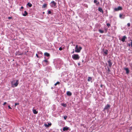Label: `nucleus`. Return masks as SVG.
I'll use <instances>...</instances> for the list:
<instances>
[{
    "label": "nucleus",
    "mask_w": 132,
    "mask_h": 132,
    "mask_svg": "<svg viewBox=\"0 0 132 132\" xmlns=\"http://www.w3.org/2000/svg\"><path fill=\"white\" fill-rule=\"evenodd\" d=\"M6 102H4V104H3V105H5V104H6Z\"/></svg>",
    "instance_id": "4c0bfd02"
},
{
    "label": "nucleus",
    "mask_w": 132,
    "mask_h": 132,
    "mask_svg": "<svg viewBox=\"0 0 132 132\" xmlns=\"http://www.w3.org/2000/svg\"><path fill=\"white\" fill-rule=\"evenodd\" d=\"M48 13L49 14H51V11H49L48 12Z\"/></svg>",
    "instance_id": "2f4dec72"
},
{
    "label": "nucleus",
    "mask_w": 132,
    "mask_h": 132,
    "mask_svg": "<svg viewBox=\"0 0 132 132\" xmlns=\"http://www.w3.org/2000/svg\"><path fill=\"white\" fill-rule=\"evenodd\" d=\"M108 72H109L110 71V68L108 67Z\"/></svg>",
    "instance_id": "f704fd0d"
},
{
    "label": "nucleus",
    "mask_w": 132,
    "mask_h": 132,
    "mask_svg": "<svg viewBox=\"0 0 132 132\" xmlns=\"http://www.w3.org/2000/svg\"><path fill=\"white\" fill-rule=\"evenodd\" d=\"M98 31L101 33H103L104 32V31L102 30H101L100 29H99L98 30Z\"/></svg>",
    "instance_id": "412c9836"
},
{
    "label": "nucleus",
    "mask_w": 132,
    "mask_h": 132,
    "mask_svg": "<svg viewBox=\"0 0 132 132\" xmlns=\"http://www.w3.org/2000/svg\"><path fill=\"white\" fill-rule=\"evenodd\" d=\"M36 56L37 57H38L39 56H38V55L37 54H36Z\"/></svg>",
    "instance_id": "ea45409f"
},
{
    "label": "nucleus",
    "mask_w": 132,
    "mask_h": 132,
    "mask_svg": "<svg viewBox=\"0 0 132 132\" xmlns=\"http://www.w3.org/2000/svg\"><path fill=\"white\" fill-rule=\"evenodd\" d=\"M48 126H51V123H48Z\"/></svg>",
    "instance_id": "58836bf2"
},
{
    "label": "nucleus",
    "mask_w": 132,
    "mask_h": 132,
    "mask_svg": "<svg viewBox=\"0 0 132 132\" xmlns=\"http://www.w3.org/2000/svg\"><path fill=\"white\" fill-rule=\"evenodd\" d=\"M82 48L81 47H79V48L78 47V45H76L75 47V52L77 53L80 52Z\"/></svg>",
    "instance_id": "20e7f679"
},
{
    "label": "nucleus",
    "mask_w": 132,
    "mask_h": 132,
    "mask_svg": "<svg viewBox=\"0 0 132 132\" xmlns=\"http://www.w3.org/2000/svg\"><path fill=\"white\" fill-rule=\"evenodd\" d=\"M92 78L91 77H89L87 79V81H90L91 80H92Z\"/></svg>",
    "instance_id": "4be33fe9"
},
{
    "label": "nucleus",
    "mask_w": 132,
    "mask_h": 132,
    "mask_svg": "<svg viewBox=\"0 0 132 132\" xmlns=\"http://www.w3.org/2000/svg\"><path fill=\"white\" fill-rule=\"evenodd\" d=\"M56 3L54 1L51 2L50 3V6L53 8H56Z\"/></svg>",
    "instance_id": "7ed1b4c3"
},
{
    "label": "nucleus",
    "mask_w": 132,
    "mask_h": 132,
    "mask_svg": "<svg viewBox=\"0 0 132 132\" xmlns=\"http://www.w3.org/2000/svg\"><path fill=\"white\" fill-rule=\"evenodd\" d=\"M106 25L109 28V26H110V24L109 23H107L106 24Z\"/></svg>",
    "instance_id": "a878e982"
},
{
    "label": "nucleus",
    "mask_w": 132,
    "mask_h": 132,
    "mask_svg": "<svg viewBox=\"0 0 132 132\" xmlns=\"http://www.w3.org/2000/svg\"><path fill=\"white\" fill-rule=\"evenodd\" d=\"M72 58L73 60H76L79 59L80 56L78 54H74L72 56Z\"/></svg>",
    "instance_id": "f03ea898"
},
{
    "label": "nucleus",
    "mask_w": 132,
    "mask_h": 132,
    "mask_svg": "<svg viewBox=\"0 0 132 132\" xmlns=\"http://www.w3.org/2000/svg\"><path fill=\"white\" fill-rule=\"evenodd\" d=\"M8 108H9V109H12L11 108V107L10 106V105H9L8 106Z\"/></svg>",
    "instance_id": "c9c22d12"
},
{
    "label": "nucleus",
    "mask_w": 132,
    "mask_h": 132,
    "mask_svg": "<svg viewBox=\"0 0 132 132\" xmlns=\"http://www.w3.org/2000/svg\"><path fill=\"white\" fill-rule=\"evenodd\" d=\"M108 63L109 66L110 68L111 67L112 64V63L111 62V60H110L108 61Z\"/></svg>",
    "instance_id": "423d86ee"
},
{
    "label": "nucleus",
    "mask_w": 132,
    "mask_h": 132,
    "mask_svg": "<svg viewBox=\"0 0 132 132\" xmlns=\"http://www.w3.org/2000/svg\"><path fill=\"white\" fill-rule=\"evenodd\" d=\"M44 55L45 56H46L47 57H49L50 56V54L49 53H47L45 52L44 53Z\"/></svg>",
    "instance_id": "ddd939ff"
},
{
    "label": "nucleus",
    "mask_w": 132,
    "mask_h": 132,
    "mask_svg": "<svg viewBox=\"0 0 132 132\" xmlns=\"http://www.w3.org/2000/svg\"><path fill=\"white\" fill-rule=\"evenodd\" d=\"M69 129V128L68 127H64L63 128V130L64 131H65L68 130Z\"/></svg>",
    "instance_id": "0eeeda50"
},
{
    "label": "nucleus",
    "mask_w": 132,
    "mask_h": 132,
    "mask_svg": "<svg viewBox=\"0 0 132 132\" xmlns=\"http://www.w3.org/2000/svg\"><path fill=\"white\" fill-rule=\"evenodd\" d=\"M130 45H131V44H130L129 43L128 44V45L129 46H130Z\"/></svg>",
    "instance_id": "79ce46f5"
},
{
    "label": "nucleus",
    "mask_w": 132,
    "mask_h": 132,
    "mask_svg": "<svg viewBox=\"0 0 132 132\" xmlns=\"http://www.w3.org/2000/svg\"><path fill=\"white\" fill-rule=\"evenodd\" d=\"M74 53V51H73L72 53V54H73V53Z\"/></svg>",
    "instance_id": "49530a36"
},
{
    "label": "nucleus",
    "mask_w": 132,
    "mask_h": 132,
    "mask_svg": "<svg viewBox=\"0 0 132 132\" xmlns=\"http://www.w3.org/2000/svg\"><path fill=\"white\" fill-rule=\"evenodd\" d=\"M44 13H45V12H43V14H44Z\"/></svg>",
    "instance_id": "09e8293b"
},
{
    "label": "nucleus",
    "mask_w": 132,
    "mask_h": 132,
    "mask_svg": "<svg viewBox=\"0 0 132 132\" xmlns=\"http://www.w3.org/2000/svg\"><path fill=\"white\" fill-rule=\"evenodd\" d=\"M126 38V37L125 36H123L121 39V41L123 42H124Z\"/></svg>",
    "instance_id": "9b49d317"
},
{
    "label": "nucleus",
    "mask_w": 132,
    "mask_h": 132,
    "mask_svg": "<svg viewBox=\"0 0 132 132\" xmlns=\"http://www.w3.org/2000/svg\"><path fill=\"white\" fill-rule=\"evenodd\" d=\"M127 25L128 27H129L130 26V23H128Z\"/></svg>",
    "instance_id": "c756f323"
},
{
    "label": "nucleus",
    "mask_w": 132,
    "mask_h": 132,
    "mask_svg": "<svg viewBox=\"0 0 132 132\" xmlns=\"http://www.w3.org/2000/svg\"><path fill=\"white\" fill-rule=\"evenodd\" d=\"M19 103H15V106L16 105H19Z\"/></svg>",
    "instance_id": "7c9ffc66"
},
{
    "label": "nucleus",
    "mask_w": 132,
    "mask_h": 132,
    "mask_svg": "<svg viewBox=\"0 0 132 132\" xmlns=\"http://www.w3.org/2000/svg\"><path fill=\"white\" fill-rule=\"evenodd\" d=\"M103 85H101L100 86L101 87H102Z\"/></svg>",
    "instance_id": "37998d69"
},
{
    "label": "nucleus",
    "mask_w": 132,
    "mask_h": 132,
    "mask_svg": "<svg viewBox=\"0 0 132 132\" xmlns=\"http://www.w3.org/2000/svg\"><path fill=\"white\" fill-rule=\"evenodd\" d=\"M43 63L44 62V63H45V65H47L48 64V61L47 60H46V59H45V60H43Z\"/></svg>",
    "instance_id": "9d476101"
},
{
    "label": "nucleus",
    "mask_w": 132,
    "mask_h": 132,
    "mask_svg": "<svg viewBox=\"0 0 132 132\" xmlns=\"http://www.w3.org/2000/svg\"><path fill=\"white\" fill-rule=\"evenodd\" d=\"M94 2L96 3V5H98L99 4V3L98 2L97 0H94Z\"/></svg>",
    "instance_id": "2eb2a0df"
},
{
    "label": "nucleus",
    "mask_w": 132,
    "mask_h": 132,
    "mask_svg": "<svg viewBox=\"0 0 132 132\" xmlns=\"http://www.w3.org/2000/svg\"><path fill=\"white\" fill-rule=\"evenodd\" d=\"M27 5L30 7H31L32 6V4L29 2L28 3Z\"/></svg>",
    "instance_id": "6ab92c4d"
},
{
    "label": "nucleus",
    "mask_w": 132,
    "mask_h": 132,
    "mask_svg": "<svg viewBox=\"0 0 132 132\" xmlns=\"http://www.w3.org/2000/svg\"><path fill=\"white\" fill-rule=\"evenodd\" d=\"M117 8H118V9H119V8H121V7L120 6H119Z\"/></svg>",
    "instance_id": "a19ab883"
},
{
    "label": "nucleus",
    "mask_w": 132,
    "mask_h": 132,
    "mask_svg": "<svg viewBox=\"0 0 132 132\" xmlns=\"http://www.w3.org/2000/svg\"><path fill=\"white\" fill-rule=\"evenodd\" d=\"M59 49L60 51H61L62 50V49L61 47H60L59 48Z\"/></svg>",
    "instance_id": "473e14b6"
},
{
    "label": "nucleus",
    "mask_w": 132,
    "mask_h": 132,
    "mask_svg": "<svg viewBox=\"0 0 132 132\" xmlns=\"http://www.w3.org/2000/svg\"><path fill=\"white\" fill-rule=\"evenodd\" d=\"M101 25L100 24H98L97 25V27H99L100 28L101 27Z\"/></svg>",
    "instance_id": "bb28decb"
},
{
    "label": "nucleus",
    "mask_w": 132,
    "mask_h": 132,
    "mask_svg": "<svg viewBox=\"0 0 132 132\" xmlns=\"http://www.w3.org/2000/svg\"><path fill=\"white\" fill-rule=\"evenodd\" d=\"M108 51L106 50L104 51V53L106 55H107L108 54Z\"/></svg>",
    "instance_id": "dca6fc26"
},
{
    "label": "nucleus",
    "mask_w": 132,
    "mask_h": 132,
    "mask_svg": "<svg viewBox=\"0 0 132 132\" xmlns=\"http://www.w3.org/2000/svg\"><path fill=\"white\" fill-rule=\"evenodd\" d=\"M61 105L62 106H63L64 107H66L67 106V104H64L63 103L61 104Z\"/></svg>",
    "instance_id": "5701e85b"
},
{
    "label": "nucleus",
    "mask_w": 132,
    "mask_h": 132,
    "mask_svg": "<svg viewBox=\"0 0 132 132\" xmlns=\"http://www.w3.org/2000/svg\"><path fill=\"white\" fill-rule=\"evenodd\" d=\"M47 4H44L42 6V8H45L47 7Z\"/></svg>",
    "instance_id": "aec40b11"
},
{
    "label": "nucleus",
    "mask_w": 132,
    "mask_h": 132,
    "mask_svg": "<svg viewBox=\"0 0 132 132\" xmlns=\"http://www.w3.org/2000/svg\"><path fill=\"white\" fill-rule=\"evenodd\" d=\"M60 84V82L57 81L56 83L54 84V85L56 86L57 84Z\"/></svg>",
    "instance_id": "b1692460"
},
{
    "label": "nucleus",
    "mask_w": 132,
    "mask_h": 132,
    "mask_svg": "<svg viewBox=\"0 0 132 132\" xmlns=\"http://www.w3.org/2000/svg\"><path fill=\"white\" fill-rule=\"evenodd\" d=\"M21 8H23V6H21Z\"/></svg>",
    "instance_id": "de8ad7c7"
},
{
    "label": "nucleus",
    "mask_w": 132,
    "mask_h": 132,
    "mask_svg": "<svg viewBox=\"0 0 132 132\" xmlns=\"http://www.w3.org/2000/svg\"><path fill=\"white\" fill-rule=\"evenodd\" d=\"M124 69L125 70L126 72V73L127 74H129V69L128 68H124Z\"/></svg>",
    "instance_id": "6e6552de"
},
{
    "label": "nucleus",
    "mask_w": 132,
    "mask_h": 132,
    "mask_svg": "<svg viewBox=\"0 0 132 132\" xmlns=\"http://www.w3.org/2000/svg\"><path fill=\"white\" fill-rule=\"evenodd\" d=\"M11 83L12 87H17L19 84V80H13L11 81Z\"/></svg>",
    "instance_id": "f257e3e1"
},
{
    "label": "nucleus",
    "mask_w": 132,
    "mask_h": 132,
    "mask_svg": "<svg viewBox=\"0 0 132 132\" xmlns=\"http://www.w3.org/2000/svg\"><path fill=\"white\" fill-rule=\"evenodd\" d=\"M67 95L69 96H71L72 95L71 93L69 91H67Z\"/></svg>",
    "instance_id": "f8f14e48"
},
{
    "label": "nucleus",
    "mask_w": 132,
    "mask_h": 132,
    "mask_svg": "<svg viewBox=\"0 0 132 132\" xmlns=\"http://www.w3.org/2000/svg\"><path fill=\"white\" fill-rule=\"evenodd\" d=\"M12 18V17H8V19H10Z\"/></svg>",
    "instance_id": "e433bc0d"
},
{
    "label": "nucleus",
    "mask_w": 132,
    "mask_h": 132,
    "mask_svg": "<svg viewBox=\"0 0 132 132\" xmlns=\"http://www.w3.org/2000/svg\"><path fill=\"white\" fill-rule=\"evenodd\" d=\"M119 17L121 19H124L125 18V16L124 15L120 14H119Z\"/></svg>",
    "instance_id": "1a4fd4ad"
},
{
    "label": "nucleus",
    "mask_w": 132,
    "mask_h": 132,
    "mask_svg": "<svg viewBox=\"0 0 132 132\" xmlns=\"http://www.w3.org/2000/svg\"><path fill=\"white\" fill-rule=\"evenodd\" d=\"M78 66H79L80 65V64L79 63H78Z\"/></svg>",
    "instance_id": "c03bdc74"
},
{
    "label": "nucleus",
    "mask_w": 132,
    "mask_h": 132,
    "mask_svg": "<svg viewBox=\"0 0 132 132\" xmlns=\"http://www.w3.org/2000/svg\"><path fill=\"white\" fill-rule=\"evenodd\" d=\"M110 105L108 104H107L104 108V110L109 109L110 108Z\"/></svg>",
    "instance_id": "39448f33"
},
{
    "label": "nucleus",
    "mask_w": 132,
    "mask_h": 132,
    "mask_svg": "<svg viewBox=\"0 0 132 132\" xmlns=\"http://www.w3.org/2000/svg\"><path fill=\"white\" fill-rule=\"evenodd\" d=\"M98 8L100 9L101 8L100 7H99Z\"/></svg>",
    "instance_id": "8fccbe9b"
},
{
    "label": "nucleus",
    "mask_w": 132,
    "mask_h": 132,
    "mask_svg": "<svg viewBox=\"0 0 132 132\" xmlns=\"http://www.w3.org/2000/svg\"><path fill=\"white\" fill-rule=\"evenodd\" d=\"M23 54V53H21V54H19L20 55H22Z\"/></svg>",
    "instance_id": "a18cd8bd"
},
{
    "label": "nucleus",
    "mask_w": 132,
    "mask_h": 132,
    "mask_svg": "<svg viewBox=\"0 0 132 132\" xmlns=\"http://www.w3.org/2000/svg\"><path fill=\"white\" fill-rule=\"evenodd\" d=\"M32 111L33 113L35 114H37L38 113V111H37L35 109H33Z\"/></svg>",
    "instance_id": "f3484780"
},
{
    "label": "nucleus",
    "mask_w": 132,
    "mask_h": 132,
    "mask_svg": "<svg viewBox=\"0 0 132 132\" xmlns=\"http://www.w3.org/2000/svg\"><path fill=\"white\" fill-rule=\"evenodd\" d=\"M44 125L46 127H48V125H47V124H44Z\"/></svg>",
    "instance_id": "cd10ccee"
},
{
    "label": "nucleus",
    "mask_w": 132,
    "mask_h": 132,
    "mask_svg": "<svg viewBox=\"0 0 132 132\" xmlns=\"http://www.w3.org/2000/svg\"><path fill=\"white\" fill-rule=\"evenodd\" d=\"M98 10L100 12L102 13H103V10H102V9H98Z\"/></svg>",
    "instance_id": "a211bd4d"
},
{
    "label": "nucleus",
    "mask_w": 132,
    "mask_h": 132,
    "mask_svg": "<svg viewBox=\"0 0 132 132\" xmlns=\"http://www.w3.org/2000/svg\"><path fill=\"white\" fill-rule=\"evenodd\" d=\"M28 14V13L26 11H24V13L22 15L24 16H26Z\"/></svg>",
    "instance_id": "4468645a"
},
{
    "label": "nucleus",
    "mask_w": 132,
    "mask_h": 132,
    "mask_svg": "<svg viewBox=\"0 0 132 132\" xmlns=\"http://www.w3.org/2000/svg\"><path fill=\"white\" fill-rule=\"evenodd\" d=\"M115 11H117L120 10H121L122 9H114Z\"/></svg>",
    "instance_id": "393cba45"
},
{
    "label": "nucleus",
    "mask_w": 132,
    "mask_h": 132,
    "mask_svg": "<svg viewBox=\"0 0 132 132\" xmlns=\"http://www.w3.org/2000/svg\"><path fill=\"white\" fill-rule=\"evenodd\" d=\"M67 118V116H65L64 117V118L65 120Z\"/></svg>",
    "instance_id": "c85d7f7f"
},
{
    "label": "nucleus",
    "mask_w": 132,
    "mask_h": 132,
    "mask_svg": "<svg viewBox=\"0 0 132 132\" xmlns=\"http://www.w3.org/2000/svg\"><path fill=\"white\" fill-rule=\"evenodd\" d=\"M130 41H131L130 43H131V47L132 48V40H131Z\"/></svg>",
    "instance_id": "72a5a7b5"
}]
</instances>
